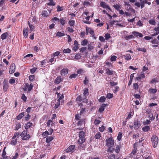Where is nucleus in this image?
Returning a JSON list of instances; mask_svg holds the SVG:
<instances>
[{
    "label": "nucleus",
    "mask_w": 159,
    "mask_h": 159,
    "mask_svg": "<svg viewBox=\"0 0 159 159\" xmlns=\"http://www.w3.org/2000/svg\"><path fill=\"white\" fill-rule=\"evenodd\" d=\"M67 29L68 31L70 33H73L74 31V30L71 27H68Z\"/></svg>",
    "instance_id": "obj_62"
},
{
    "label": "nucleus",
    "mask_w": 159,
    "mask_h": 159,
    "mask_svg": "<svg viewBox=\"0 0 159 159\" xmlns=\"http://www.w3.org/2000/svg\"><path fill=\"white\" fill-rule=\"evenodd\" d=\"M21 98L24 102H25L26 101L27 98L24 94H23L22 95Z\"/></svg>",
    "instance_id": "obj_50"
},
{
    "label": "nucleus",
    "mask_w": 159,
    "mask_h": 159,
    "mask_svg": "<svg viewBox=\"0 0 159 159\" xmlns=\"http://www.w3.org/2000/svg\"><path fill=\"white\" fill-rule=\"evenodd\" d=\"M53 139V137L52 136L47 137L46 139V141L47 143H49Z\"/></svg>",
    "instance_id": "obj_29"
},
{
    "label": "nucleus",
    "mask_w": 159,
    "mask_h": 159,
    "mask_svg": "<svg viewBox=\"0 0 159 159\" xmlns=\"http://www.w3.org/2000/svg\"><path fill=\"white\" fill-rule=\"evenodd\" d=\"M75 148V145H71L69 147L65 150V151L67 152H68L72 151Z\"/></svg>",
    "instance_id": "obj_14"
},
{
    "label": "nucleus",
    "mask_w": 159,
    "mask_h": 159,
    "mask_svg": "<svg viewBox=\"0 0 159 159\" xmlns=\"http://www.w3.org/2000/svg\"><path fill=\"white\" fill-rule=\"evenodd\" d=\"M117 58V57L115 56H112L111 58V61H115Z\"/></svg>",
    "instance_id": "obj_59"
},
{
    "label": "nucleus",
    "mask_w": 159,
    "mask_h": 159,
    "mask_svg": "<svg viewBox=\"0 0 159 159\" xmlns=\"http://www.w3.org/2000/svg\"><path fill=\"white\" fill-rule=\"evenodd\" d=\"M75 22V21L74 20H70L69 21L68 23L70 26H73L74 25Z\"/></svg>",
    "instance_id": "obj_49"
},
{
    "label": "nucleus",
    "mask_w": 159,
    "mask_h": 159,
    "mask_svg": "<svg viewBox=\"0 0 159 159\" xmlns=\"http://www.w3.org/2000/svg\"><path fill=\"white\" fill-rule=\"evenodd\" d=\"M23 34L24 36L27 38L28 36V27L25 29L24 28L23 30Z\"/></svg>",
    "instance_id": "obj_20"
},
{
    "label": "nucleus",
    "mask_w": 159,
    "mask_h": 159,
    "mask_svg": "<svg viewBox=\"0 0 159 159\" xmlns=\"http://www.w3.org/2000/svg\"><path fill=\"white\" fill-rule=\"evenodd\" d=\"M137 50L139 51H142L144 52H146V49L145 48H137Z\"/></svg>",
    "instance_id": "obj_53"
},
{
    "label": "nucleus",
    "mask_w": 159,
    "mask_h": 159,
    "mask_svg": "<svg viewBox=\"0 0 159 159\" xmlns=\"http://www.w3.org/2000/svg\"><path fill=\"white\" fill-rule=\"evenodd\" d=\"M19 132H15L13 136L12 137H13V139L16 138V137L19 138Z\"/></svg>",
    "instance_id": "obj_47"
},
{
    "label": "nucleus",
    "mask_w": 159,
    "mask_h": 159,
    "mask_svg": "<svg viewBox=\"0 0 159 159\" xmlns=\"http://www.w3.org/2000/svg\"><path fill=\"white\" fill-rule=\"evenodd\" d=\"M107 105V104H103L102 106L99 108L98 111L100 112H102L104 111L105 108Z\"/></svg>",
    "instance_id": "obj_19"
},
{
    "label": "nucleus",
    "mask_w": 159,
    "mask_h": 159,
    "mask_svg": "<svg viewBox=\"0 0 159 159\" xmlns=\"http://www.w3.org/2000/svg\"><path fill=\"white\" fill-rule=\"evenodd\" d=\"M9 34L7 32L4 33L2 34L1 36V39L2 40H4L8 36Z\"/></svg>",
    "instance_id": "obj_21"
},
{
    "label": "nucleus",
    "mask_w": 159,
    "mask_h": 159,
    "mask_svg": "<svg viewBox=\"0 0 159 159\" xmlns=\"http://www.w3.org/2000/svg\"><path fill=\"white\" fill-rule=\"evenodd\" d=\"M137 143H135L134 144V149L132 151L131 154H132L133 155H134L137 152Z\"/></svg>",
    "instance_id": "obj_16"
},
{
    "label": "nucleus",
    "mask_w": 159,
    "mask_h": 159,
    "mask_svg": "<svg viewBox=\"0 0 159 159\" xmlns=\"http://www.w3.org/2000/svg\"><path fill=\"white\" fill-rule=\"evenodd\" d=\"M132 33L137 38L139 37H142L143 36V35L142 34L136 31L133 32Z\"/></svg>",
    "instance_id": "obj_15"
},
{
    "label": "nucleus",
    "mask_w": 159,
    "mask_h": 159,
    "mask_svg": "<svg viewBox=\"0 0 159 159\" xmlns=\"http://www.w3.org/2000/svg\"><path fill=\"white\" fill-rule=\"evenodd\" d=\"M15 70L16 65L15 63H12L11 64L9 69V73L11 74H12L14 72Z\"/></svg>",
    "instance_id": "obj_6"
},
{
    "label": "nucleus",
    "mask_w": 159,
    "mask_h": 159,
    "mask_svg": "<svg viewBox=\"0 0 159 159\" xmlns=\"http://www.w3.org/2000/svg\"><path fill=\"white\" fill-rule=\"evenodd\" d=\"M76 101L79 102H80L81 101H82V99L80 95H79L77 97Z\"/></svg>",
    "instance_id": "obj_57"
},
{
    "label": "nucleus",
    "mask_w": 159,
    "mask_h": 159,
    "mask_svg": "<svg viewBox=\"0 0 159 159\" xmlns=\"http://www.w3.org/2000/svg\"><path fill=\"white\" fill-rule=\"evenodd\" d=\"M31 109H32L31 107H28L26 110V111H25L26 112H27V113H29L31 111Z\"/></svg>",
    "instance_id": "obj_64"
},
{
    "label": "nucleus",
    "mask_w": 159,
    "mask_h": 159,
    "mask_svg": "<svg viewBox=\"0 0 159 159\" xmlns=\"http://www.w3.org/2000/svg\"><path fill=\"white\" fill-rule=\"evenodd\" d=\"M77 74H72L69 76V78L70 79L75 78L77 76Z\"/></svg>",
    "instance_id": "obj_56"
},
{
    "label": "nucleus",
    "mask_w": 159,
    "mask_h": 159,
    "mask_svg": "<svg viewBox=\"0 0 159 159\" xmlns=\"http://www.w3.org/2000/svg\"><path fill=\"white\" fill-rule=\"evenodd\" d=\"M106 98L104 96H102L100 97L98 101L100 102H103L105 101Z\"/></svg>",
    "instance_id": "obj_38"
},
{
    "label": "nucleus",
    "mask_w": 159,
    "mask_h": 159,
    "mask_svg": "<svg viewBox=\"0 0 159 159\" xmlns=\"http://www.w3.org/2000/svg\"><path fill=\"white\" fill-rule=\"evenodd\" d=\"M21 125L20 123H18L16 124V126L15 127L14 130H17L19 129L20 128H21Z\"/></svg>",
    "instance_id": "obj_31"
},
{
    "label": "nucleus",
    "mask_w": 159,
    "mask_h": 159,
    "mask_svg": "<svg viewBox=\"0 0 159 159\" xmlns=\"http://www.w3.org/2000/svg\"><path fill=\"white\" fill-rule=\"evenodd\" d=\"M28 24L29 25V28H30V31L31 32L34 30L35 29V27L33 26V25L31 24L29 21L28 22Z\"/></svg>",
    "instance_id": "obj_30"
},
{
    "label": "nucleus",
    "mask_w": 159,
    "mask_h": 159,
    "mask_svg": "<svg viewBox=\"0 0 159 159\" xmlns=\"http://www.w3.org/2000/svg\"><path fill=\"white\" fill-rule=\"evenodd\" d=\"M134 128L135 130H137L139 128L140 124L137 119L134 120Z\"/></svg>",
    "instance_id": "obj_7"
},
{
    "label": "nucleus",
    "mask_w": 159,
    "mask_h": 159,
    "mask_svg": "<svg viewBox=\"0 0 159 159\" xmlns=\"http://www.w3.org/2000/svg\"><path fill=\"white\" fill-rule=\"evenodd\" d=\"M104 37L105 39L106 40H108L111 37L110 34L108 33H107L105 34Z\"/></svg>",
    "instance_id": "obj_44"
},
{
    "label": "nucleus",
    "mask_w": 159,
    "mask_h": 159,
    "mask_svg": "<svg viewBox=\"0 0 159 159\" xmlns=\"http://www.w3.org/2000/svg\"><path fill=\"white\" fill-rule=\"evenodd\" d=\"M60 102L58 101L57 100V103L56 104H55V106L54 107V108L56 109L59 106H60Z\"/></svg>",
    "instance_id": "obj_52"
},
{
    "label": "nucleus",
    "mask_w": 159,
    "mask_h": 159,
    "mask_svg": "<svg viewBox=\"0 0 159 159\" xmlns=\"http://www.w3.org/2000/svg\"><path fill=\"white\" fill-rule=\"evenodd\" d=\"M151 141L152 145L154 148H156L157 145L158 143V139L156 135H154L152 136L151 138Z\"/></svg>",
    "instance_id": "obj_4"
},
{
    "label": "nucleus",
    "mask_w": 159,
    "mask_h": 159,
    "mask_svg": "<svg viewBox=\"0 0 159 159\" xmlns=\"http://www.w3.org/2000/svg\"><path fill=\"white\" fill-rule=\"evenodd\" d=\"M101 120L100 117H98V119H96L94 121V124L96 126L98 125L101 122Z\"/></svg>",
    "instance_id": "obj_23"
},
{
    "label": "nucleus",
    "mask_w": 159,
    "mask_h": 159,
    "mask_svg": "<svg viewBox=\"0 0 159 159\" xmlns=\"http://www.w3.org/2000/svg\"><path fill=\"white\" fill-rule=\"evenodd\" d=\"M63 80L61 76L57 77V78L55 80V83L57 84H59Z\"/></svg>",
    "instance_id": "obj_18"
},
{
    "label": "nucleus",
    "mask_w": 159,
    "mask_h": 159,
    "mask_svg": "<svg viewBox=\"0 0 159 159\" xmlns=\"http://www.w3.org/2000/svg\"><path fill=\"white\" fill-rule=\"evenodd\" d=\"M125 58L127 60H129L131 59V57L130 55L129 54H126L124 55Z\"/></svg>",
    "instance_id": "obj_32"
},
{
    "label": "nucleus",
    "mask_w": 159,
    "mask_h": 159,
    "mask_svg": "<svg viewBox=\"0 0 159 159\" xmlns=\"http://www.w3.org/2000/svg\"><path fill=\"white\" fill-rule=\"evenodd\" d=\"M151 42L152 44H159V42L156 39H153V40Z\"/></svg>",
    "instance_id": "obj_55"
},
{
    "label": "nucleus",
    "mask_w": 159,
    "mask_h": 159,
    "mask_svg": "<svg viewBox=\"0 0 159 159\" xmlns=\"http://www.w3.org/2000/svg\"><path fill=\"white\" fill-rule=\"evenodd\" d=\"M49 133L48 131H46L43 133L42 135L44 138H46L47 137V136L49 134Z\"/></svg>",
    "instance_id": "obj_51"
},
{
    "label": "nucleus",
    "mask_w": 159,
    "mask_h": 159,
    "mask_svg": "<svg viewBox=\"0 0 159 159\" xmlns=\"http://www.w3.org/2000/svg\"><path fill=\"white\" fill-rule=\"evenodd\" d=\"M69 70L67 68H63L60 71V74L62 76L66 75L68 73Z\"/></svg>",
    "instance_id": "obj_10"
},
{
    "label": "nucleus",
    "mask_w": 159,
    "mask_h": 159,
    "mask_svg": "<svg viewBox=\"0 0 159 159\" xmlns=\"http://www.w3.org/2000/svg\"><path fill=\"white\" fill-rule=\"evenodd\" d=\"M37 69V68L35 67H34V68H32V69H31L30 70V72L32 74L34 73L36 71Z\"/></svg>",
    "instance_id": "obj_61"
},
{
    "label": "nucleus",
    "mask_w": 159,
    "mask_h": 159,
    "mask_svg": "<svg viewBox=\"0 0 159 159\" xmlns=\"http://www.w3.org/2000/svg\"><path fill=\"white\" fill-rule=\"evenodd\" d=\"M84 96L86 97L89 95V90L88 88H85L83 93Z\"/></svg>",
    "instance_id": "obj_26"
},
{
    "label": "nucleus",
    "mask_w": 159,
    "mask_h": 159,
    "mask_svg": "<svg viewBox=\"0 0 159 159\" xmlns=\"http://www.w3.org/2000/svg\"><path fill=\"white\" fill-rule=\"evenodd\" d=\"M59 21L61 24L62 26L64 25L66 23V21L65 19H64L63 18H61Z\"/></svg>",
    "instance_id": "obj_28"
},
{
    "label": "nucleus",
    "mask_w": 159,
    "mask_h": 159,
    "mask_svg": "<svg viewBox=\"0 0 159 159\" xmlns=\"http://www.w3.org/2000/svg\"><path fill=\"white\" fill-rule=\"evenodd\" d=\"M85 133L83 131H80L79 132V139L78 140V143L79 145H81L84 143L85 140Z\"/></svg>",
    "instance_id": "obj_2"
},
{
    "label": "nucleus",
    "mask_w": 159,
    "mask_h": 159,
    "mask_svg": "<svg viewBox=\"0 0 159 159\" xmlns=\"http://www.w3.org/2000/svg\"><path fill=\"white\" fill-rule=\"evenodd\" d=\"M107 142L106 145L108 148L107 150V152H109L110 153L112 152L114 150V148H113L114 145V140L112 139V138H111L106 140Z\"/></svg>",
    "instance_id": "obj_1"
},
{
    "label": "nucleus",
    "mask_w": 159,
    "mask_h": 159,
    "mask_svg": "<svg viewBox=\"0 0 159 159\" xmlns=\"http://www.w3.org/2000/svg\"><path fill=\"white\" fill-rule=\"evenodd\" d=\"M65 35V34L63 33H61V32H58L56 34V36L57 37H60L64 36Z\"/></svg>",
    "instance_id": "obj_36"
},
{
    "label": "nucleus",
    "mask_w": 159,
    "mask_h": 159,
    "mask_svg": "<svg viewBox=\"0 0 159 159\" xmlns=\"http://www.w3.org/2000/svg\"><path fill=\"white\" fill-rule=\"evenodd\" d=\"M101 137V133L98 132L97 133L95 136V138L96 139H99Z\"/></svg>",
    "instance_id": "obj_41"
},
{
    "label": "nucleus",
    "mask_w": 159,
    "mask_h": 159,
    "mask_svg": "<svg viewBox=\"0 0 159 159\" xmlns=\"http://www.w3.org/2000/svg\"><path fill=\"white\" fill-rule=\"evenodd\" d=\"M50 13V12L48 10H44L42 12V15L43 17H47L49 15Z\"/></svg>",
    "instance_id": "obj_13"
},
{
    "label": "nucleus",
    "mask_w": 159,
    "mask_h": 159,
    "mask_svg": "<svg viewBox=\"0 0 159 159\" xmlns=\"http://www.w3.org/2000/svg\"><path fill=\"white\" fill-rule=\"evenodd\" d=\"M63 52L65 53H69L71 52V50L69 48L65 49L63 50Z\"/></svg>",
    "instance_id": "obj_43"
},
{
    "label": "nucleus",
    "mask_w": 159,
    "mask_h": 159,
    "mask_svg": "<svg viewBox=\"0 0 159 159\" xmlns=\"http://www.w3.org/2000/svg\"><path fill=\"white\" fill-rule=\"evenodd\" d=\"M89 82V80L87 79V78L86 77H85V80H84V83L85 84V85H86Z\"/></svg>",
    "instance_id": "obj_63"
},
{
    "label": "nucleus",
    "mask_w": 159,
    "mask_h": 159,
    "mask_svg": "<svg viewBox=\"0 0 159 159\" xmlns=\"http://www.w3.org/2000/svg\"><path fill=\"white\" fill-rule=\"evenodd\" d=\"M120 147L118 145H117L116 147V149H115V152L116 153H119V152H120Z\"/></svg>",
    "instance_id": "obj_39"
},
{
    "label": "nucleus",
    "mask_w": 159,
    "mask_h": 159,
    "mask_svg": "<svg viewBox=\"0 0 159 159\" xmlns=\"http://www.w3.org/2000/svg\"><path fill=\"white\" fill-rule=\"evenodd\" d=\"M34 78L35 77L34 75H31L29 76V80L31 81H33L34 79Z\"/></svg>",
    "instance_id": "obj_60"
},
{
    "label": "nucleus",
    "mask_w": 159,
    "mask_h": 159,
    "mask_svg": "<svg viewBox=\"0 0 159 159\" xmlns=\"http://www.w3.org/2000/svg\"><path fill=\"white\" fill-rule=\"evenodd\" d=\"M113 93H108L107 94L106 98L108 99H111L113 98Z\"/></svg>",
    "instance_id": "obj_35"
},
{
    "label": "nucleus",
    "mask_w": 159,
    "mask_h": 159,
    "mask_svg": "<svg viewBox=\"0 0 159 159\" xmlns=\"http://www.w3.org/2000/svg\"><path fill=\"white\" fill-rule=\"evenodd\" d=\"M57 11H60L63 10V7H60L59 5L57 6Z\"/></svg>",
    "instance_id": "obj_40"
},
{
    "label": "nucleus",
    "mask_w": 159,
    "mask_h": 159,
    "mask_svg": "<svg viewBox=\"0 0 159 159\" xmlns=\"http://www.w3.org/2000/svg\"><path fill=\"white\" fill-rule=\"evenodd\" d=\"M25 115V113L24 112H21L16 117V119L17 120H20Z\"/></svg>",
    "instance_id": "obj_24"
},
{
    "label": "nucleus",
    "mask_w": 159,
    "mask_h": 159,
    "mask_svg": "<svg viewBox=\"0 0 159 159\" xmlns=\"http://www.w3.org/2000/svg\"><path fill=\"white\" fill-rule=\"evenodd\" d=\"M149 23L152 25H155L156 23L154 20H150L148 21Z\"/></svg>",
    "instance_id": "obj_54"
},
{
    "label": "nucleus",
    "mask_w": 159,
    "mask_h": 159,
    "mask_svg": "<svg viewBox=\"0 0 159 159\" xmlns=\"http://www.w3.org/2000/svg\"><path fill=\"white\" fill-rule=\"evenodd\" d=\"M108 158L109 159H115V156L114 154H111L109 156Z\"/></svg>",
    "instance_id": "obj_58"
},
{
    "label": "nucleus",
    "mask_w": 159,
    "mask_h": 159,
    "mask_svg": "<svg viewBox=\"0 0 159 159\" xmlns=\"http://www.w3.org/2000/svg\"><path fill=\"white\" fill-rule=\"evenodd\" d=\"M100 5L101 7L107 9L109 10H111V9L110 7L107 5L106 3L102 1L100 3Z\"/></svg>",
    "instance_id": "obj_8"
},
{
    "label": "nucleus",
    "mask_w": 159,
    "mask_h": 159,
    "mask_svg": "<svg viewBox=\"0 0 159 159\" xmlns=\"http://www.w3.org/2000/svg\"><path fill=\"white\" fill-rule=\"evenodd\" d=\"M30 117L31 115L29 113H25V116L24 117L25 120V121H28L30 119Z\"/></svg>",
    "instance_id": "obj_27"
},
{
    "label": "nucleus",
    "mask_w": 159,
    "mask_h": 159,
    "mask_svg": "<svg viewBox=\"0 0 159 159\" xmlns=\"http://www.w3.org/2000/svg\"><path fill=\"white\" fill-rule=\"evenodd\" d=\"M25 86L26 87L28 91L29 92L32 90L34 86L32 84L25 83Z\"/></svg>",
    "instance_id": "obj_11"
},
{
    "label": "nucleus",
    "mask_w": 159,
    "mask_h": 159,
    "mask_svg": "<svg viewBox=\"0 0 159 159\" xmlns=\"http://www.w3.org/2000/svg\"><path fill=\"white\" fill-rule=\"evenodd\" d=\"M122 136V133L120 132L118 134V135L117 137V139L118 141H120L121 140V138Z\"/></svg>",
    "instance_id": "obj_46"
},
{
    "label": "nucleus",
    "mask_w": 159,
    "mask_h": 159,
    "mask_svg": "<svg viewBox=\"0 0 159 159\" xmlns=\"http://www.w3.org/2000/svg\"><path fill=\"white\" fill-rule=\"evenodd\" d=\"M150 129V128L148 126H145L142 128V130L143 131L147 132Z\"/></svg>",
    "instance_id": "obj_34"
},
{
    "label": "nucleus",
    "mask_w": 159,
    "mask_h": 159,
    "mask_svg": "<svg viewBox=\"0 0 159 159\" xmlns=\"http://www.w3.org/2000/svg\"><path fill=\"white\" fill-rule=\"evenodd\" d=\"M3 84V90L4 92H5L7 91L9 87V85L8 81L6 79H5L4 80Z\"/></svg>",
    "instance_id": "obj_5"
},
{
    "label": "nucleus",
    "mask_w": 159,
    "mask_h": 159,
    "mask_svg": "<svg viewBox=\"0 0 159 159\" xmlns=\"http://www.w3.org/2000/svg\"><path fill=\"white\" fill-rule=\"evenodd\" d=\"M54 0H48L49 2L48 3V5L49 6H54L55 3L53 2Z\"/></svg>",
    "instance_id": "obj_42"
},
{
    "label": "nucleus",
    "mask_w": 159,
    "mask_h": 159,
    "mask_svg": "<svg viewBox=\"0 0 159 159\" xmlns=\"http://www.w3.org/2000/svg\"><path fill=\"white\" fill-rule=\"evenodd\" d=\"M17 138H14L12 137L11 138V141L10 144L13 146H15L16 145L17 142Z\"/></svg>",
    "instance_id": "obj_17"
},
{
    "label": "nucleus",
    "mask_w": 159,
    "mask_h": 159,
    "mask_svg": "<svg viewBox=\"0 0 159 159\" xmlns=\"http://www.w3.org/2000/svg\"><path fill=\"white\" fill-rule=\"evenodd\" d=\"M88 43V41L85 39L83 40L81 42V44L83 46H85L87 45Z\"/></svg>",
    "instance_id": "obj_48"
},
{
    "label": "nucleus",
    "mask_w": 159,
    "mask_h": 159,
    "mask_svg": "<svg viewBox=\"0 0 159 159\" xmlns=\"http://www.w3.org/2000/svg\"><path fill=\"white\" fill-rule=\"evenodd\" d=\"M32 125V124L30 122H29L25 124V129L27 130L28 129L30 128Z\"/></svg>",
    "instance_id": "obj_22"
},
{
    "label": "nucleus",
    "mask_w": 159,
    "mask_h": 159,
    "mask_svg": "<svg viewBox=\"0 0 159 159\" xmlns=\"http://www.w3.org/2000/svg\"><path fill=\"white\" fill-rule=\"evenodd\" d=\"M105 69L106 73L107 75H113L114 74V71L112 70H110L108 67H105Z\"/></svg>",
    "instance_id": "obj_9"
},
{
    "label": "nucleus",
    "mask_w": 159,
    "mask_h": 159,
    "mask_svg": "<svg viewBox=\"0 0 159 159\" xmlns=\"http://www.w3.org/2000/svg\"><path fill=\"white\" fill-rule=\"evenodd\" d=\"M28 130H24L20 134V136L23 140H28L30 138V136L29 134H28Z\"/></svg>",
    "instance_id": "obj_3"
},
{
    "label": "nucleus",
    "mask_w": 159,
    "mask_h": 159,
    "mask_svg": "<svg viewBox=\"0 0 159 159\" xmlns=\"http://www.w3.org/2000/svg\"><path fill=\"white\" fill-rule=\"evenodd\" d=\"M124 38L125 39L128 40L134 38V37L132 35H130L125 36L124 37Z\"/></svg>",
    "instance_id": "obj_37"
},
{
    "label": "nucleus",
    "mask_w": 159,
    "mask_h": 159,
    "mask_svg": "<svg viewBox=\"0 0 159 159\" xmlns=\"http://www.w3.org/2000/svg\"><path fill=\"white\" fill-rule=\"evenodd\" d=\"M113 7L117 10H119L121 8V5L120 4H115L113 5Z\"/></svg>",
    "instance_id": "obj_33"
},
{
    "label": "nucleus",
    "mask_w": 159,
    "mask_h": 159,
    "mask_svg": "<svg viewBox=\"0 0 159 159\" xmlns=\"http://www.w3.org/2000/svg\"><path fill=\"white\" fill-rule=\"evenodd\" d=\"M148 91L150 93L154 94L157 92V90L155 89L150 88L149 89Z\"/></svg>",
    "instance_id": "obj_25"
},
{
    "label": "nucleus",
    "mask_w": 159,
    "mask_h": 159,
    "mask_svg": "<svg viewBox=\"0 0 159 159\" xmlns=\"http://www.w3.org/2000/svg\"><path fill=\"white\" fill-rule=\"evenodd\" d=\"M145 77L144 74L142 71L139 76L136 77L135 79L139 81L142 79L145 78Z\"/></svg>",
    "instance_id": "obj_12"
},
{
    "label": "nucleus",
    "mask_w": 159,
    "mask_h": 159,
    "mask_svg": "<svg viewBox=\"0 0 159 159\" xmlns=\"http://www.w3.org/2000/svg\"><path fill=\"white\" fill-rule=\"evenodd\" d=\"M139 85L138 83H134L133 84V88L135 90H137L139 88Z\"/></svg>",
    "instance_id": "obj_45"
}]
</instances>
